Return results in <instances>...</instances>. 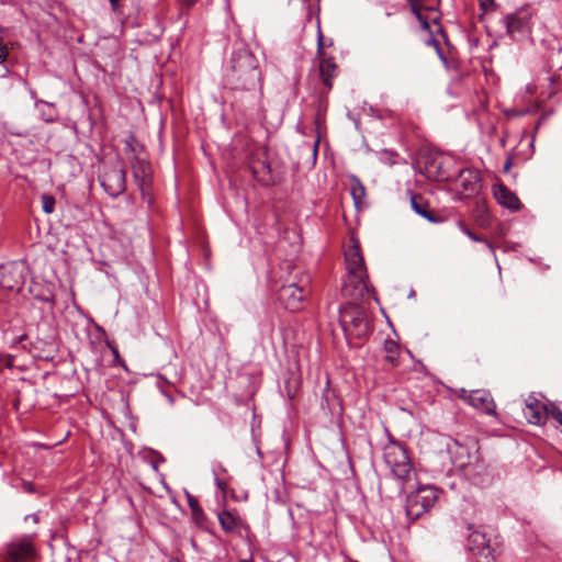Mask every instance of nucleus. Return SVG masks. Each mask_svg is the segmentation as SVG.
<instances>
[{
  "label": "nucleus",
  "mask_w": 562,
  "mask_h": 562,
  "mask_svg": "<svg viewBox=\"0 0 562 562\" xmlns=\"http://www.w3.org/2000/svg\"><path fill=\"white\" fill-rule=\"evenodd\" d=\"M225 86L237 91H254L261 88L258 60L243 37L232 43L231 58L224 71Z\"/></svg>",
  "instance_id": "1"
},
{
  "label": "nucleus",
  "mask_w": 562,
  "mask_h": 562,
  "mask_svg": "<svg viewBox=\"0 0 562 562\" xmlns=\"http://www.w3.org/2000/svg\"><path fill=\"white\" fill-rule=\"evenodd\" d=\"M383 459L398 483L400 493H404L405 485L414 475V467L406 446L390 436L389 442L383 448Z\"/></svg>",
  "instance_id": "2"
},
{
  "label": "nucleus",
  "mask_w": 562,
  "mask_h": 562,
  "mask_svg": "<svg viewBox=\"0 0 562 562\" xmlns=\"http://www.w3.org/2000/svg\"><path fill=\"white\" fill-rule=\"evenodd\" d=\"M311 278L301 270L294 276H290L278 290V301L285 310L299 312L303 308V303L310 294Z\"/></svg>",
  "instance_id": "3"
},
{
  "label": "nucleus",
  "mask_w": 562,
  "mask_h": 562,
  "mask_svg": "<svg viewBox=\"0 0 562 562\" xmlns=\"http://www.w3.org/2000/svg\"><path fill=\"white\" fill-rule=\"evenodd\" d=\"M339 324L347 339L366 338L372 330L367 312L355 303L339 307Z\"/></svg>",
  "instance_id": "4"
},
{
  "label": "nucleus",
  "mask_w": 562,
  "mask_h": 562,
  "mask_svg": "<svg viewBox=\"0 0 562 562\" xmlns=\"http://www.w3.org/2000/svg\"><path fill=\"white\" fill-rule=\"evenodd\" d=\"M100 184L111 196L117 198L126 189V169L124 162L115 158L104 161L99 175Z\"/></svg>",
  "instance_id": "5"
},
{
  "label": "nucleus",
  "mask_w": 562,
  "mask_h": 562,
  "mask_svg": "<svg viewBox=\"0 0 562 562\" xmlns=\"http://www.w3.org/2000/svg\"><path fill=\"white\" fill-rule=\"evenodd\" d=\"M412 12L419 22L422 31H426L429 35H445L442 26L439 24V15L437 13V4L439 0H406Z\"/></svg>",
  "instance_id": "6"
},
{
  "label": "nucleus",
  "mask_w": 562,
  "mask_h": 562,
  "mask_svg": "<svg viewBox=\"0 0 562 562\" xmlns=\"http://www.w3.org/2000/svg\"><path fill=\"white\" fill-rule=\"evenodd\" d=\"M438 499V490L434 486H422L409 493L406 497L405 512L409 520L420 518L435 505Z\"/></svg>",
  "instance_id": "7"
},
{
  "label": "nucleus",
  "mask_w": 562,
  "mask_h": 562,
  "mask_svg": "<svg viewBox=\"0 0 562 562\" xmlns=\"http://www.w3.org/2000/svg\"><path fill=\"white\" fill-rule=\"evenodd\" d=\"M36 557L35 547L29 537H21L7 543L0 552V562H31Z\"/></svg>",
  "instance_id": "8"
},
{
  "label": "nucleus",
  "mask_w": 562,
  "mask_h": 562,
  "mask_svg": "<svg viewBox=\"0 0 562 562\" xmlns=\"http://www.w3.org/2000/svg\"><path fill=\"white\" fill-rule=\"evenodd\" d=\"M25 263L23 261H11L0 266V288L20 292L25 283Z\"/></svg>",
  "instance_id": "9"
},
{
  "label": "nucleus",
  "mask_w": 562,
  "mask_h": 562,
  "mask_svg": "<svg viewBox=\"0 0 562 562\" xmlns=\"http://www.w3.org/2000/svg\"><path fill=\"white\" fill-rule=\"evenodd\" d=\"M448 452L454 467L463 472L474 458H479L480 447L474 440H469L465 443L453 440L448 445Z\"/></svg>",
  "instance_id": "10"
},
{
  "label": "nucleus",
  "mask_w": 562,
  "mask_h": 562,
  "mask_svg": "<svg viewBox=\"0 0 562 562\" xmlns=\"http://www.w3.org/2000/svg\"><path fill=\"white\" fill-rule=\"evenodd\" d=\"M508 34H530L533 31L535 18L529 7H522L503 18Z\"/></svg>",
  "instance_id": "11"
},
{
  "label": "nucleus",
  "mask_w": 562,
  "mask_h": 562,
  "mask_svg": "<svg viewBox=\"0 0 562 562\" xmlns=\"http://www.w3.org/2000/svg\"><path fill=\"white\" fill-rule=\"evenodd\" d=\"M368 273H346L341 292L344 296L358 301L369 293Z\"/></svg>",
  "instance_id": "12"
},
{
  "label": "nucleus",
  "mask_w": 562,
  "mask_h": 562,
  "mask_svg": "<svg viewBox=\"0 0 562 562\" xmlns=\"http://www.w3.org/2000/svg\"><path fill=\"white\" fill-rule=\"evenodd\" d=\"M463 474L474 484L481 486L491 484L493 479L492 470L480 452L479 458H474L470 465L463 470Z\"/></svg>",
  "instance_id": "13"
},
{
  "label": "nucleus",
  "mask_w": 562,
  "mask_h": 562,
  "mask_svg": "<svg viewBox=\"0 0 562 562\" xmlns=\"http://www.w3.org/2000/svg\"><path fill=\"white\" fill-rule=\"evenodd\" d=\"M133 177L139 191L145 195L150 187L151 167L150 164L140 156H134L131 160Z\"/></svg>",
  "instance_id": "14"
},
{
  "label": "nucleus",
  "mask_w": 562,
  "mask_h": 562,
  "mask_svg": "<svg viewBox=\"0 0 562 562\" xmlns=\"http://www.w3.org/2000/svg\"><path fill=\"white\" fill-rule=\"evenodd\" d=\"M461 397L464 398L472 407L481 411L482 413L493 416L496 415V404L488 391L474 390Z\"/></svg>",
  "instance_id": "15"
},
{
  "label": "nucleus",
  "mask_w": 562,
  "mask_h": 562,
  "mask_svg": "<svg viewBox=\"0 0 562 562\" xmlns=\"http://www.w3.org/2000/svg\"><path fill=\"white\" fill-rule=\"evenodd\" d=\"M345 261L347 273H368L359 241L355 238L351 239V245L345 251Z\"/></svg>",
  "instance_id": "16"
},
{
  "label": "nucleus",
  "mask_w": 562,
  "mask_h": 562,
  "mask_svg": "<svg viewBox=\"0 0 562 562\" xmlns=\"http://www.w3.org/2000/svg\"><path fill=\"white\" fill-rule=\"evenodd\" d=\"M318 75L323 85V89L319 92L329 93L333 89V80L337 77L338 66L335 61V56L318 57Z\"/></svg>",
  "instance_id": "17"
},
{
  "label": "nucleus",
  "mask_w": 562,
  "mask_h": 562,
  "mask_svg": "<svg viewBox=\"0 0 562 562\" xmlns=\"http://www.w3.org/2000/svg\"><path fill=\"white\" fill-rule=\"evenodd\" d=\"M550 409L537 397L530 395L526 400L525 416L532 425H543L547 422Z\"/></svg>",
  "instance_id": "18"
},
{
  "label": "nucleus",
  "mask_w": 562,
  "mask_h": 562,
  "mask_svg": "<svg viewBox=\"0 0 562 562\" xmlns=\"http://www.w3.org/2000/svg\"><path fill=\"white\" fill-rule=\"evenodd\" d=\"M327 95H328V93L319 92V97H318L317 104H316L314 124H315V130L317 132V137L312 145V155H313L314 159H316V157H317L321 131H322V128H325V124H326V113H327V109H328Z\"/></svg>",
  "instance_id": "19"
},
{
  "label": "nucleus",
  "mask_w": 562,
  "mask_h": 562,
  "mask_svg": "<svg viewBox=\"0 0 562 562\" xmlns=\"http://www.w3.org/2000/svg\"><path fill=\"white\" fill-rule=\"evenodd\" d=\"M419 164H423L420 172L428 179L441 181L447 178L440 156L434 154L425 155Z\"/></svg>",
  "instance_id": "20"
},
{
  "label": "nucleus",
  "mask_w": 562,
  "mask_h": 562,
  "mask_svg": "<svg viewBox=\"0 0 562 562\" xmlns=\"http://www.w3.org/2000/svg\"><path fill=\"white\" fill-rule=\"evenodd\" d=\"M460 187L465 198L476 195L482 188L479 171L473 169H463L459 173Z\"/></svg>",
  "instance_id": "21"
},
{
  "label": "nucleus",
  "mask_w": 562,
  "mask_h": 562,
  "mask_svg": "<svg viewBox=\"0 0 562 562\" xmlns=\"http://www.w3.org/2000/svg\"><path fill=\"white\" fill-rule=\"evenodd\" d=\"M254 178L263 186H270L276 182V176L270 162L266 158L252 159L249 165Z\"/></svg>",
  "instance_id": "22"
},
{
  "label": "nucleus",
  "mask_w": 562,
  "mask_h": 562,
  "mask_svg": "<svg viewBox=\"0 0 562 562\" xmlns=\"http://www.w3.org/2000/svg\"><path fill=\"white\" fill-rule=\"evenodd\" d=\"M411 206L422 217L430 223H442L445 217L430 209L429 202L420 194H412Z\"/></svg>",
  "instance_id": "23"
},
{
  "label": "nucleus",
  "mask_w": 562,
  "mask_h": 562,
  "mask_svg": "<svg viewBox=\"0 0 562 562\" xmlns=\"http://www.w3.org/2000/svg\"><path fill=\"white\" fill-rule=\"evenodd\" d=\"M493 193L497 202L512 211H519L521 203L517 195L512 192L505 184L498 183L493 188Z\"/></svg>",
  "instance_id": "24"
},
{
  "label": "nucleus",
  "mask_w": 562,
  "mask_h": 562,
  "mask_svg": "<svg viewBox=\"0 0 562 562\" xmlns=\"http://www.w3.org/2000/svg\"><path fill=\"white\" fill-rule=\"evenodd\" d=\"M468 529L471 531L468 536V548L474 554H485L487 550L490 552V544L486 535L477 529H474L473 525H469Z\"/></svg>",
  "instance_id": "25"
},
{
  "label": "nucleus",
  "mask_w": 562,
  "mask_h": 562,
  "mask_svg": "<svg viewBox=\"0 0 562 562\" xmlns=\"http://www.w3.org/2000/svg\"><path fill=\"white\" fill-rule=\"evenodd\" d=\"M218 522L226 533H234L238 530L241 519L228 510H222L217 514Z\"/></svg>",
  "instance_id": "26"
},
{
  "label": "nucleus",
  "mask_w": 562,
  "mask_h": 562,
  "mask_svg": "<svg viewBox=\"0 0 562 562\" xmlns=\"http://www.w3.org/2000/svg\"><path fill=\"white\" fill-rule=\"evenodd\" d=\"M426 45L429 46V47L435 48V50L438 54L439 58L445 64L448 63V57H447V54H446V52L443 49V46L447 47V50H448L449 55L452 56L453 47L451 46V44L449 42V37H427Z\"/></svg>",
  "instance_id": "27"
},
{
  "label": "nucleus",
  "mask_w": 562,
  "mask_h": 562,
  "mask_svg": "<svg viewBox=\"0 0 562 562\" xmlns=\"http://www.w3.org/2000/svg\"><path fill=\"white\" fill-rule=\"evenodd\" d=\"M186 497L188 501V506L191 510L192 520L199 526L203 527L206 522L207 518L204 514L203 508L201 507L198 498L190 494L188 491H186Z\"/></svg>",
  "instance_id": "28"
},
{
  "label": "nucleus",
  "mask_w": 562,
  "mask_h": 562,
  "mask_svg": "<svg viewBox=\"0 0 562 562\" xmlns=\"http://www.w3.org/2000/svg\"><path fill=\"white\" fill-rule=\"evenodd\" d=\"M383 351L385 353L384 360L390 364V367L394 368L398 366V358L401 355L400 346L398 344L389 338L384 340L383 344Z\"/></svg>",
  "instance_id": "29"
},
{
  "label": "nucleus",
  "mask_w": 562,
  "mask_h": 562,
  "mask_svg": "<svg viewBox=\"0 0 562 562\" xmlns=\"http://www.w3.org/2000/svg\"><path fill=\"white\" fill-rule=\"evenodd\" d=\"M540 43L541 47L546 50L544 57L549 61H553V58L562 52L560 37H543Z\"/></svg>",
  "instance_id": "30"
},
{
  "label": "nucleus",
  "mask_w": 562,
  "mask_h": 562,
  "mask_svg": "<svg viewBox=\"0 0 562 562\" xmlns=\"http://www.w3.org/2000/svg\"><path fill=\"white\" fill-rule=\"evenodd\" d=\"M303 32L307 35H323L319 18L317 15H313L310 11L306 22L303 25Z\"/></svg>",
  "instance_id": "31"
},
{
  "label": "nucleus",
  "mask_w": 562,
  "mask_h": 562,
  "mask_svg": "<svg viewBox=\"0 0 562 562\" xmlns=\"http://www.w3.org/2000/svg\"><path fill=\"white\" fill-rule=\"evenodd\" d=\"M457 225L470 239H472L473 241H477V243H484L491 251H494V247H493L492 243L488 241L487 239L483 238L482 236H479L475 233H473L464 224L463 221H461V220L457 221Z\"/></svg>",
  "instance_id": "32"
},
{
  "label": "nucleus",
  "mask_w": 562,
  "mask_h": 562,
  "mask_svg": "<svg viewBox=\"0 0 562 562\" xmlns=\"http://www.w3.org/2000/svg\"><path fill=\"white\" fill-rule=\"evenodd\" d=\"M350 192H351V195H352L356 204H359L360 201L362 200V198H364V195H366L364 186L356 177H352V179H351Z\"/></svg>",
  "instance_id": "33"
},
{
  "label": "nucleus",
  "mask_w": 562,
  "mask_h": 562,
  "mask_svg": "<svg viewBox=\"0 0 562 562\" xmlns=\"http://www.w3.org/2000/svg\"><path fill=\"white\" fill-rule=\"evenodd\" d=\"M333 37H317V56H334L328 49L333 47Z\"/></svg>",
  "instance_id": "34"
},
{
  "label": "nucleus",
  "mask_w": 562,
  "mask_h": 562,
  "mask_svg": "<svg viewBox=\"0 0 562 562\" xmlns=\"http://www.w3.org/2000/svg\"><path fill=\"white\" fill-rule=\"evenodd\" d=\"M55 198L53 195L44 194L42 195V209L46 214H50L55 210Z\"/></svg>",
  "instance_id": "35"
},
{
  "label": "nucleus",
  "mask_w": 562,
  "mask_h": 562,
  "mask_svg": "<svg viewBox=\"0 0 562 562\" xmlns=\"http://www.w3.org/2000/svg\"><path fill=\"white\" fill-rule=\"evenodd\" d=\"M47 111H42V116L46 122H54L57 119V113L53 104H46Z\"/></svg>",
  "instance_id": "36"
},
{
  "label": "nucleus",
  "mask_w": 562,
  "mask_h": 562,
  "mask_svg": "<svg viewBox=\"0 0 562 562\" xmlns=\"http://www.w3.org/2000/svg\"><path fill=\"white\" fill-rule=\"evenodd\" d=\"M550 415L560 424L562 425V411L555 406L552 405L550 409Z\"/></svg>",
  "instance_id": "37"
},
{
  "label": "nucleus",
  "mask_w": 562,
  "mask_h": 562,
  "mask_svg": "<svg viewBox=\"0 0 562 562\" xmlns=\"http://www.w3.org/2000/svg\"><path fill=\"white\" fill-rule=\"evenodd\" d=\"M8 56V47L3 42V37H0V63L5 61Z\"/></svg>",
  "instance_id": "38"
},
{
  "label": "nucleus",
  "mask_w": 562,
  "mask_h": 562,
  "mask_svg": "<svg viewBox=\"0 0 562 562\" xmlns=\"http://www.w3.org/2000/svg\"><path fill=\"white\" fill-rule=\"evenodd\" d=\"M480 7L484 12H487L494 7V0H479Z\"/></svg>",
  "instance_id": "39"
},
{
  "label": "nucleus",
  "mask_w": 562,
  "mask_h": 562,
  "mask_svg": "<svg viewBox=\"0 0 562 562\" xmlns=\"http://www.w3.org/2000/svg\"><path fill=\"white\" fill-rule=\"evenodd\" d=\"M215 485L224 493L227 490V483L221 479H215Z\"/></svg>",
  "instance_id": "40"
},
{
  "label": "nucleus",
  "mask_w": 562,
  "mask_h": 562,
  "mask_svg": "<svg viewBox=\"0 0 562 562\" xmlns=\"http://www.w3.org/2000/svg\"><path fill=\"white\" fill-rule=\"evenodd\" d=\"M23 491L26 493H34L35 488L31 482H23L22 484Z\"/></svg>",
  "instance_id": "41"
},
{
  "label": "nucleus",
  "mask_w": 562,
  "mask_h": 562,
  "mask_svg": "<svg viewBox=\"0 0 562 562\" xmlns=\"http://www.w3.org/2000/svg\"><path fill=\"white\" fill-rule=\"evenodd\" d=\"M512 165H513V158L507 157V159L505 160L504 167H503L504 172H508L512 168Z\"/></svg>",
  "instance_id": "42"
},
{
  "label": "nucleus",
  "mask_w": 562,
  "mask_h": 562,
  "mask_svg": "<svg viewBox=\"0 0 562 562\" xmlns=\"http://www.w3.org/2000/svg\"><path fill=\"white\" fill-rule=\"evenodd\" d=\"M385 155H387V156H389V162H390V165H394V164H396V158L398 157V155H397V154H395V153H389V151H385Z\"/></svg>",
  "instance_id": "43"
},
{
  "label": "nucleus",
  "mask_w": 562,
  "mask_h": 562,
  "mask_svg": "<svg viewBox=\"0 0 562 562\" xmlns=\"http://www.w3.org/2000/svg\"><path fill=\"white\" fill-rule=\"evenodd\" d=\"M477 211H480L481 213L485 212L484 205L483 204L481 205L479 202H477Z\"/></svg>",
  "instance_id": "44"
},
{
  "label": "nucleus",
  "mask_w": 562,
  "mask_h": 562,
  "mask_svg": "<svg viewBox=\"0 0 562 562\" xmlns=\"http://www.w3.org/2000/svg\"><path fill=\"white\" fill-rule=\"evenodd\" d=\"M113 355L115 358H120L119 351L116 348H112Z\"/></svg>",
  "instance_id": "45"
},
{
  "label": "nucleus",
  "mask_w": 562,
  "mask_h": 562,
  "mask_svg": "<svg viewBox=\"0 0 562 562\" xmlns=\"http://www.w3.org/2000/svg\"><path fill=\"white\" fill-rule=\"evenodd\" d=\"M240 562H254L251 559H243Z\"/></svg>",
  "instance_id": "46"
},
{
  "label": "nucleus",
  "mask_w": 562,
  "mask_h": 562,
  "mask_svg": "<svg viewBox=\"0 0 562 562\" xmlns=\"http://www.w3.org/2000/svg\"><path fill=\"white\" fill-rule=\"evenodd\" d=\"M555 65L559 66L560 68H562V60L561 61H557Z\"/></svg>",
  "instance_id": "47"
},
{
  "label": "nucleus",
  "mask_w": 562,
  "mask_h": 562,
  "mask_svg": "<svg viewBox=\"0 0 562 562\" xmlns=\"http://www.w3.org/2000/svg\"><path fill=\"white\" fill-rule=\"evenodd\" d=\"M189 4H192L195 2V0H186Z\"/></svg>",
  "instance_id": "48"
},
{
  "label": "nucleus",
  "mask_w": 562,
  "mask_h": 562,
  "mask_svg": "<svg viewBox=\"0 0 562 562\" xmlns=\"http://www.w3.org/2000/svg\"><path fill=\"white\" fill-rule=\"evenodd\" d=\"M127 146L131 147L132 151H135V148L132 147V145L130 143H127Z\"/></svg>",
  "instance_id": "49"
},
{
  "label": "nucleus",
  "mask_w": 562,
  "mask_h": 562,
  "mask_svg": "<svg viewBox=\"0 0 562 562\" xmlns=\"http://www.w3.org/2000/svg\"><path fill=\"white\" fill-rule=\"evenodd\" d=\"M82 40H83V37H82V36H79V37H78V42H79V43H82Z\"/></svg>",
  "instance_id": "50"
},
{
  "label": "nucleus",
  "mask_w": 562,
  "mask_h": 562,
  "mask_svg": "<svg viewBox=\"0 0 562 562\" xmlns=\"http://www.w3.org/2000/svg\"><path fill=\"white\" fill-rule=\"evenodd\" d=\"M110 2L114 5L116 0H110Z\"/></svg>",
  "instance_id": "51"
}]
</instances>
